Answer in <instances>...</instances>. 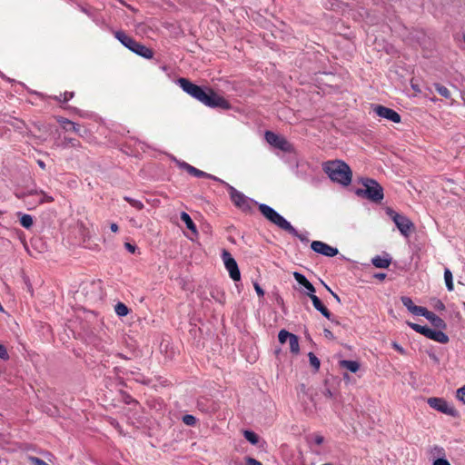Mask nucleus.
<instances>
[{
	"mask_svg": "<svg viewBox=\"0 0 465 465\" xmlns=\"http://www.w3.org/2000/svg\"><path fill=\"white\" fill-rule=\"evenodd\" d=\"M425 317L435 328L440 331L445 330L447 328L446 322L434 312L428 311L426 308L421 312V315Z\"/></svg>",
	"mask_w": 465,
	"mask_h": 465,
	"instance_id": "obj_15",
	"label": "nucleus"
},
{
	"mask_svg": "<svg viewBox=\"0 0 465 465\" xmlns=\"http://www.w3.org/2000/svg\"><path fill=\"white\" fill-rule=\"evenodd\" d=\"M386 273L384 272H376L372 275L374 279H377L379 281H383L386 278Z\"/></svg>",
	"mask_w": 465,
	"mask_h": 465,
	"instance_id": "obj_43",
	"label": "nucleus"
},
{
	"mask_svg": "<svg viewBox=\"0 0 465 465\" xmlns=\"http://www.w3.org/2000/svg\"><path fill=\"white\" fill-rule=\"evenodd\" d=\"M41 195V198H40V203H51L54 201V198L52 196H49L45 193H44L43 192H41L40 193Z\"/></svg>",
	"mask_w": 465,
	"mask_h": 465,
	"instance_id": "obj_37",
	"label": "nucleus"
},
{
	"mask_svg": "<svg viewBox=\"0 0 465 465\" xmlns=\"http://www.w3.org/2000/svg\"><path fill=\"white\" fill-rule=\"evenodd\" d=\"M261 213L272 223L279 227L280 229L289 232L290 234H295L296 229L279 213L273 208L265 204L258 203Z\"/></svg>",
	"mask_w": 465,
	"mask_h": 465,
	"instance_id": "obj_4",
	"label": "nucleus"
},
{
	"mask_svg": "<svg viewBox=\"0 0 465 465\" xmlns=\"http://www.w3.org/2000/svg\"><path fill=\"white\" fill-rule=\"evenodd\" d=\"M181 220L185 223L186 227L192 232H193L194 234H197L196 225L187 213H185V212L181 213Z\"/></svg>",
	"mask_w": 465,
	"mask_h": 465,
	"instance_id": "obj_22",
	"label": "nucleus"
},
{
	"mask_svg": "<svg viewBox=\"0 0 465 465\" xmlns=\"http://www.w3.org/2000/svg\"><path fill=\"white\" fill-rule=\"evenodd\" d=\"M74 97L73 92H64L63 94H60V96H55V99L59 102H68Z\"/></svg>",
	"mask_w": 465,
	"mask_h": 465,
	"instance_id": "obj_32",
	"label": "nucleus"
},
{
	"mask_svg": "<svg viewBox=\"0 0 465 465\" xmlns=\"http://www.w3.org/2000/svg\"><path fill=\"white\" fill-rule=\"evenodd\" d=\"M183 421L188 426H194L196 424V418L193 415L186 414L183 417Z\"/></svg>",
	"mask_w": 465,
	"mask_h": 465,
	"instance_id": "obj_31",
	"label": "nucleus"
},
{
	"mask_svg": "<svg viewBox=\"0 0 465 465\" xmlns=\"http://www.w3.org/2000/svg\"><path fill=\"white\" fill-rule=\"evenodd\" d=\"M310 364L318 371L321 365L320 360L317 358V356L313 352H309L308 354Z\"/></svg>",
	"mask_w": 465,
	"mask_h": 465,
	"instance_id": "obj_30",
	"label": "nucleus"
},
{
	"mask_svg": "<svg viewBox=\"0 0 465 465\" xmlns=\"http://www.w3.org/2000/svg\"><path fill=\"white\" fill-rule=\"evenodd\" d=\"M177 84L183 92L208 107L221 108L223 110H229L232 107L231 104L226 99L217 94L212 89H204L202 86L193 84L186 78H179Z\"/></svg>",
	"mask_w": 465,
	"mask_h": 465,
	"instance_id": "obj_1",
	"label": "nucleus"
},
{
	"mask_svg": "<svg viewBox=\"0 0 465 465\" xmlns=\"http://www.w3.org/2000/svg\"><path fill=\"white\" fill-rule=\"evenodd\" d=\"M58 122L61 124V125L63 126V128L66 131H69V130H72L73 132H74L75 134H78L80 135H82L80 134V127L77 124H75L74 122H72L66 118H61L58 120Z\"/></svg>",
	"mask_w": 465,
	"mask_h": 465,
	"instance_id": "obj_21",
	"label": "nucleus"
},
{
	"mask_svg": "<svg viewBox=\"0 0 465 465\" xmlns=\"http://www.w3.org/2000/svg\"><path fill=\"white\" fill-rule=\"evenodd\" d=\"M444 280L448 291L451 292L454 289L453 286V276L450 269L446 268L444 271Z\"/></svg>",
	"mask_w": 465,
	"mask_h": 465,
	"instance_id": "obj_23",
	"label": "nucleus"
},
{
	"mask_svg": "<svg viewBox=\"0 0 465 465\" xmlns=\"http://www.w3.org/2000/svg\"><path fill=\"white\" fill-rule=\"evenodd\" d=\"M436 449L439 450V452H440L441 450H442V448H437V447H436Z\"/></svg>",
	"mask_w": 465,
	"mask_h": 465,
	"instance_id": "obj_53",
	"label": "nucleus"
},
{
	"mask_svg": "<svg viewBox=\"0 0 465 465\" xmlns=\"http://www.w3.org/2000/svg\"><path fill=\"white\" fill-rule=\"evenodd\" d=\"M293 277L299 284H301L302 286L304 287V289H305L304 292L309 297L314 295V293H315L314 286L307 280V278L303 274H302L298 272H294Z\"/></svg>",
	"mask_w": 465,
	"mask_h": 465,
	"instance_id": "obj_17",
	"label": "nucleus"
},
{
	"mask_svg": "<svg viewBox=\"0 0 465 465\" xmlns=\"http://www.w3.org/2000/svg\"><path fill=\"white\" fill-rule=\"evenodd\" d=\"M433 465H450V463L444 458H439L433 461Z\"/></svg>",
	"mask_w": 465,
	"mask_h": 465,
	"instance_id": "obj_39",
	"label": "nucleus"
},
{
	"mask_svg": "<svg viewBox=\"0 0 465 465\" xmlns=\"http://www.w3.org/2000/svg\"><path fill=\"white\" fill-rule=\"evenodd\" d=\"M124 247H125V249H126L128 252H130L131 253H134V252H135V251H136V246H135V245H134V244H132V243H130V242H125V243H124Z\"/></svg>",
	"mask_w": 465,
	"mask_h": 465,
	"instance_id": "obj_42",
	"label": "nucleus"
},
{
	"mask_svg": "<svg viewBox=\"0 0 465 465\" xmlns=\"http://www.w3.org/2000/svg\"><path fill=\"white\" fill-rule=\"evenodd\" d=\"M365 371V368H362L361 363L357 361H351V373L360 372L359 377Z\"/></svg>",
	"mask_w": 465,
	"mask_h": 465,
	"instance_id": "obj_27",
	"label": "nucleus"
},
{
	"mask_svg": "<svg viewBox=\"0 0 465 465\" xmlns=\"http://www.w3.org/2000/svg\"><path fill=\"white\" fill-rule=\"evenodd\" d=\"M68 141L73 146H75L77 144V142L74 139H69Z\"/></svg>",
	"mask_w": 465,
	"mask_h": 465,
	"instance_id": "obj_50",
	"label": "nucleus"
},
{
	"mask_svg": "<svg viewBox=\"0 0 465 465\" xmlns=\"http://www.w3.org/2000/svg\"><path fill=\"white\" fill-rule=\"evenodd\" d=\"M75 111H77V112L79 113L80 116H82V117H85V116H87V114L80 113V111H79V110H77V109H75Z\"/></svg>",
	"mask_w": 465,
	"mask_h": 465,
	"instance_id": "obj_52",
	"label": "nucleus"
},
{
	"mask_svg": "<svg viewBox=\"0 0 465 465\" xmlns=\"http://www.w3.org/2000/svg\"><path fill=\"white\" fill-rule=\"evenodd\" d=\"M0 358H1L2 360H5V361L9 359V354H8V352H7V350H6V348H5L4 345H2V344H0Z\"/></svg>",
	"mask_w": 465,
	"mask_h": 465,
	"instance_id": "obj_36",
	"label": "nucleus"
},
{
	"mask_svg": "<svg viewBox=\"0 0 465 465\" xmlns=\"http://www.w3.org/2000/svg\"><path fill=\"white\" fill-rule=\"evenodd\" d=\"M312 440L316 445H322L324 441V438L322 435L316 434L313 436Z\"/></svg>",
	"mask_w": 465,
	"mask_h": 465,
	"instance_id": "obj_40",
	"label": "nucleus"
},
{
	"mask_svg": "<svg viewBox=\"0 0 465 465\" xmlns=\"http://www.w3.org/2000/svg\"><path fill=\"white\" fill-rule=\"evenodd\" d=\"M292 235L294 236V237L299 238L302 242L307 241V238L304 235L299 233L297 230H296V233L295 234H292Z\"/></svg>",
	"mask_w": 465,
	"mask_h": 465,
	"instance_id": "obj_45",
	"label": "nucleus"
},
{
	"mask_svg": "<svg viewBox=\"0 0 465 465\" xmlns=\"http://www.w3.org/2000/svg\"><path fill=\"white\" fill-rule=\"evenodd\" d=\"M114 36L116 39H118L123 45H124L126 48L134 52V54L146 58L151 59L153 56V52L146 47L145 45L136 42L132 37L128 36L123 31H116L114 33Z\"/></svg>",
	"mask_w": 465,
	"mask_h": 465,
	"instance_id": "obj_5",
	"label": "nucleus"
},
{
	"mask_svg": "<svg viewBox=\"0 0 465 465\" xmlns=\"http://www.w3.org/2000/svg\"><path fill=\"white\" fill-rule=\"evenodd\" d=\"M278 340L282 344L288 341L290 351L292 354L297 355L300 352L299 339L295 334L291 333L286 330H281L278 333Z\"/></svg>",
	"mask_w": 465,
	"mask_h": 465,
	"instance_id": "obj_11",
	"label": "nucleus"
},
{
	"mask_svg": "<svg viewBox=\"0 0 465 465\" xmlns=\"http://www.w3.org/2000/svg\"><path fill=\"white\" fill-rule=\"evenodd\" d=\"M428 404L430 408L441 413L447 414L453 418L459 417V411L453 406H450L449 402L442 398H429Z\"/></svg>",
	"mask_w": 465,
	"mask_h": 465,
	"instance_id": "obj_10",
	"label": "nucleus"
},
{
	"mask_svg": "<svg viewBox=\"0 0 465 465\" xmlns=\"http://www.w3.org/2000/svg\"><path fill=\"white\" fill-rule=\"evenodd\" d=\"M329 291L331 292V293L332 294V296H333V297H334L338 302H340V297H339L336 293H334L331 289H329Z\"/></svg>",
	"mask_w": 465,
	"mask_h": 465,
	"instance_id": "obj_48",
	"label": "nucleus"
},
{
	"mask_svg": "<svg viewBox=\"0 0 465 465\" xmlns=\"http://www.w3.org/2000/svg\"><path fill=\"white\" fill-rule=\"evenodd\" d=\"M324 333L326 337H331L332 333L329 330H324Z\"/></svg>",
	"mask_w": 465,
	"mask_h": 465,
	"instance_id": "obj_49",
	"label": "nucleus"
},
{
	"mask_svg": "<svg viewBox=\"0 0 465 465\" xmlns=\"http://www.w3.org/2000/svg\"><path fill=\"white\" fill-rule=\"evenodd\" d=\"M245 463L246 465H262V462L252 457L245 458Z\"/></svg>",
	"mask_w": 465,
	"mask_h": 465,
	"instance_id": "obj_38",
	"label": "nucleus"
},
{
	"mask_svg": "<svg viewBox=\"0 0 465 465\" xmlns=\"http://www.w3.org/2000/svg\"><path fill=\"white\" fill-rule=\"evenodd\" d=\"M37 163H38L40 168H42V169L45 168V163L42 160H38Z\"/></svg>",
	"mask_w": 465,
	"mask_h": 465,
	"instance_id": "obj_47",
	"label": "nucleus"
},
{
	"mask_svg": "<svg viewBox=\"0 0 465 465\" xmlns=\"http://www.w3.org/2000/svg\"><path fill=\"white\" fill-rule=\"evenodd\" d=\"M402 304L407 308V310L412 313L413 315L420 316L421 315L422 311L425 307L417 306L413 303L412 300L409 296H402L401 298Z\"/></svg>",
	"mask_w": 465,
	"mask_h": 465,
	"instance_id": "obj_18",
	"label": "nucleus"
},
{
	"mask_svg": "<svg viewBox=\"0 0 465 465\" xmlns=\"http://www.w3.org/2000/svg\"><path fill=\"white\" fill-rule=\"evenodd\" d=\"M181 166L182 168H183L184 170H186L190 174L195 176V177H199V178H208V179H213L214 181H217V182H220L221 183V179H219L218 177L216 176H213L210 173H207L203 171H201L192 165H190L189 163H181Z\"/></svg>",
	"mask_w": 465,
	"mask_h": 465,
	"instance_id": "obj_16",
	"label": "nucleus"
},
{
	"mask_svg": "<svg viewBox=\"0 0 465 465\" xmlns=\"http://www.w3.org/2000/svg\"><path fill=\"white\" fill-rule=\"evenodd\" d=\"M457 398L465 403V385L457 390Z\"/></svg>",
	"mask_w": 465,
	"mask_h": 465,
	"instance_id": "obj_35",
	"label": "nucleus"
},
{
	"mask_svg": "<svg viewBox=\"0 0 465 465\" xmlns=\"http://www.w3.org/2000/svg\"><path fill=\"white\" fill-rule=\"evenodd\" d=\"M20 223L24 228L29 229L33 225V218L29 214H22Z\"/></svg>",
	"mask_w": 465,
	"mask_h": 465,
	"instance_id": "obj_28",
	"label": "nucleus"
},
{
	"mask_svg": "<svg viewBox=\"0 0 465 465\" xmlns=\"http://www.w3.org/2000/svg\"><path fill=\"white\" fill-rule=\"evenodd\" d=\"M371 106L373 112L381 118L387 119L395 124L401 123V117L395 110L381 104H372Z\"/></svg>",
	"mask_w": 465,
	"mask_h": 465,
	"instance_id": "obj_13",
	"label": "nucleus"
},
{
	"mask_svg": "<svg viewBox=\"0 0 465 465\" xmlns=\"http://www.w3.org/2000/svg\"><path fill=\"white\" fill-rule=\"evenodd\" d=\"M124 199L127 203H129L130 205L133 206L134 208H135L136 210H142L144 207L143 203L141 201H139V200L133 199V198L128 197V196L124 197Z\"/></svg>",
	"mask_w": 465,
	"mask_h": 465,
	"instance_id": "obj_29",
	"label": "nucleus"
},
{
	"mask_svg": "<svg viewBox=\"0 0 465 465\" xmlns=\"http://www.w3.org/2000/svg\"><path fill=\"white\" fill-rule=\"evenodd\" d=\"M254 289L259 296H263L264 292L258 283L254 284Z\"/></svg>",
	"mask_w": 465,
	"mask_h": 465,
	"instance_id": "obj_44",
	"label": "nucleus"
},
{
	"mask_svg": "<svg viewBox=\"0 0 465 465\" xmlns=\"http://www.w3.org/2000/svg\"><path fill=\"white\" fill-rule=\"evenodd\" d=\"M371 263L376 268L385 269L391 263V257L388 253H385L383 256L377 255L371 259Z\"/></svg>",
	"mask_w": 465,
	"mask_h": 465,
	"instance_id": "obj_19",
	"label": "nucleus"
},
{
	"mask_svg": "<svg viewBox=\"0 0 465 465\" xmlns=\"http://www.w3.org/2000/svg\"><path fill=\"white\" fill-rule=\"evenodd\" d=\"M313 307L319 311L324 317L330 319L331 313L329 310L322 304V301L315 294L310 297Z\"/></svg>",
	"mask_w": 465,
	"mask_h": 465,
	"instance_id": "obj_20",
	"label": "nucleus"
},
{
	"mask_svg": "<svg viewBox=\"0 0 465 465\" xmlns=\"http://www.w3.org/2000/svg\"><path fill=\"white\" fill-rule=\"evenodd\" d=\"M339 365H340V367L344 368L346 370L343 372V376H344V379H348L349 378V373H348V371H349V360H341V361H339Z\"/></svg>",
	"mask_w": 465,
	"mask_h": 465,
	"instance_id": "obj_33",
	"label": "nucleus"
},
{
	"mask_svg": "<svg viewBox=\"0 0 465 465\" xmlns=\"http://www.w3.org/2000/svg\"><path fill=\"white\" fill-rule=\"evenodd\" d=\"M386 214L393 221L401 233L408 237L414 229L413 223L405 215L401 214L391 207H386Z\"/></svg>",
	"mask_w": 465,
	"mask_h": 465,
	"instance_id": "obj_7",
	"label": "nucleus"
},
{
	"mask_svg": "<svg viewBox=\"0 0 465 465\" xmlns=\"http://www.w3.org/2000/svg\"><path fill=\"white\" fill-rule=\"evenodd\" d=\"M114 312L118 316L124 317L129 313V309L124 303L118 302L114 307Z\"/></svg>",
	"mask_w": 465,
	"mask_h": 465,
	"instance_id": "obj_25",
	"label": "nucleus"
},
{
	"mask_svg": "<svg viewBox=\"0 0 465 465\" xmlns=\"http://www.w3.org/2000/svg\"><path fill=\"white\" fill-rule=\"evenodd\" d=\"M322 169L332 182L343 186L349 184V166L346 163L339 160L329 161L322 164Z\"/></svg>",
	"mask_w": 465,
	"mask_h": 465,
	"instance_id": "obj_3",
	"label": "nucleus"
},
{
	"mask_svg": "<svg viewBox=\"0 0 465 465\" xmlns=\"http://www.w3.org/2000/svg\"><path fill=\"white\" fill-rule=\"evenodd\" d=\"M350 175H351V177H352V172H351V173H350Z\"/></svg>",
	"mask_w": 465,
	"mask_h": 465,
	"instance_id": "obj_54",
	"label": "nucleus"
},
{
	"mask_svg": "<svg viewBox=\"0 0 465 465\" xmlns=\"http://www.w3.org/2000/svg\"><path fill=\"white\" fill-rule=\"evenodd\" d=\"M264 138L270 145L282 152L292 153L293 151V146L291 143H289L283 136L279 135L272 131H266L264 134Z\"/></svg>",
	"mask_w": 465,
	"mask_h": 465,
	"instance_id": "obj_9",
	"label": "nucleus"
},
{
	"mask_svg": "<svg viewBox=\"0 0 465 465\" xmlns=\"http://www.w3.org/2000/svg\"><path fill=\"white\" fill-rule=\"evenodd\" d=\"M311 248L315 252L324 255L326 257H333L338 253V250L336 248H333L321 241H313L311 244Z\"/></svg>",
	"mask_w": 465,
	"mask_h": 465,
	"instance_id": "obj_14",
	"label": "nucleus"
},
{
	"mask_svg": "<svg viewBox=\"0 0 465 465\" xmlns=\"http://www.w3.org/2000/svg\"><path fill=\"white\" fill-rule=\"evenodd\" d=\"M228 190L230 198L233 204L241 209L242 212H250L253 205L258 204L257 202L244 195L242 192L236 190L233 186L230 185L224 181H221Z\"/></svg>",
	"mask_w": 465,
	"mask_h": 465,
	"instance_id": "obj_6",
	"label": "nucleus"
},
{
	"mask_svg": "<svg viewBox=\"0 0 465 465\" xmlns=\"http://www.w3.org/2000/svg\"><path fill=\"white\" fill-rule=\"evenodd\" d=\"M434 88L437 91V93L440 95H441L442 97H444L446 99L450 98V96H451L450 92L446 86H444L439 83H436V84H434Z\"/></svg>",
	"mask_w": 465,
	"mask_h": 465,
	"instance_id": "obj_24",
	"label": "nucleus"
},
{
	"mask_svg": "<svg viewBox=\"0 0 465 465\" xmlns=\"http://www.w3.org/2000/svg\"><path fill=\"white\" fill-rule=\"evenodd\" d=\"M363 188H356L354 193L361 199H367L374 203H381L384 198L382 186L374 179L361 178Z\"/></svg>",
	"mask_w": 465,
	"mask_h": 465,
	"instance_id": "obj_2",
	"label": "nucleus"
},
{
	"mask_svg": "<svg viewBox=\"0 0 465 465\" xmlns=\"http://www.w3.org/2000/svg\"><path fill=\"white\" fill-rule=\"evenodd\" d=\"M223 261L230 277L235 282L239 281L241 279V273L237 262L227 251H223Z\"/></svg>",
	"mask_w": 465,
	"mask_h": 465,
	"instance_id": "obj_12",
	"label": "nucleus"
},
{
	"mask_svg": "<svg viewBox=\"0 0 465 465\" xmlns=\"http://www.w3.org/2000/svg\"><path fill=\"white\" fill-rule=\"evenodd\" d=\"M391 346L392 348L397 351L399 353H401V355H406V351L405 349H403L402 346H401L399 343H397L396 341H392L391 342Z\"/></svg>",
	"mask_w": 465,
	"mask_h": 465,
	"instance_id": "obj_34",
	"label": "nucleus"
},
{
	"mask_svg": "<svg viewBox=\"0 0 465 465\" xmlns=\"http://www.w3.org/2000/svg\"><path fill=\"white\" fill-rule=\"evenodd\" d=\"M434 308L437 311H444L445 310V305H444V303L440 300H436L435 301V304H434Z\"/></svg>",
	"mask_w": 465,
	"mask_h": 465,
	"instance_id": "obj_41",
	"label": "nucleus"
},
{
	"mask_svg": "<svg viewBox=\"0 0 465 465\" xmlns=\"http://www.w3.org/2000/svg\"><path fill=\"white\" fill-rule=\"evenodd\" d=\"M407 324L415 331L440 343L446 344L450 341L449 336L442 331L433 330L428 326H421L420 324L413 323L411 322H407Z\"/></svg>",
	"mask_w": 465,
	"mask_h": 465,
	"instance_id": "obj_8",
	"label": "nucleus"
},
{
	"mask_svg": "<svg viewBox=\"0 0 465 465\" xmlns=\"http://www.w3.org/2000/svg\"><path fill=\"white\" fill-rule=\"evenodd\" d=\"M244 438L252 445H256L259 442L258 435L252 430H244L243 431Z\"/></svg>",
	"mask_w": 465,
	"mask_h": 465,
	"instance_id": "obj_26",
	"label": "nucleus"
},
{
	"mask_svg": "<svg viewBox=\"0 0 465 465\" xmlns=\"http://www.w3.org/2000/svg\"><path fill=\"white\" fill-rule=\"evenodd\" d=\"M110 229H111L112 232H117L118 230H119V227H118V225L116 223H113L110 225Z\"/></svg>",
	"mask_w": 465,
	"mask_h": 465,
	"instance_id": "obj_46",
	"label": "nucleus"
},
{
	"mask_svg": "<svg viewBox=\"0 0 465 465\" xmlns=\"http://www.w3.org/2000/svg\"><path fill=\"white\" fill-rule=\"evenodd\" d=\"M430 357L435 361H438V357L434 353L430 354Z\"/></svg>",
	"mask_w": 465,
	"mask_h": 465,
	"instance_id": "obj_51",
	"label": "nucleus"
}]
</instances>
